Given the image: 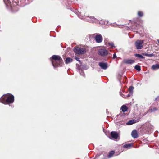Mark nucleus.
I'll return each instance as SVG.
<instances>
[{
  "instance_id": "7c9ffc66",
  "label": "nucleus",
  "mask_w": 159,
  "mask_h": 159,
  "mask_svg": "<svg viewBox=\"0 0 159 159\" xmlns=\"http://www.w3.org/2000/svg\"><path fill=\"white\" fill-rule=\"evenodd\" d=\"M132 93H129L127 95H126V97H128L132 95Z\"/></svg>"
},
{
  "instance_id": "a878e982",
  "label": "nucleus",
  "mask_w": 159,
  "mask_h": 159,
  "mask_svg": "<svg viewBox=\"0 0 159 159\" xmlns=\"http://www.w3.org/2000/svg\"><path fill=\"white\" fill-rule=\"evenodd\" d=\"M134 89V87L132 86H130L129 89V90L130 93H132Z\"/></svg>"
},
{
  "instance_id": "ddd939ff",
  "label": "nucleus",
  "mask_w": 159,
  "mask_h": 159,
  "mask_svg": "<svg viewBox=\"0 0 159 159\" xmlns=\"http://www.w3.org/2000/svg\"><path fill=\"white\" fill-rule=\"evenodd\" d=\"M135 62V61L132 59L126 60L125 61V63L127 64H131L134 63Z\"/></svg>"
},
{
  "instance_id": "cd10ccee",
  "label": "nucleus",
  "mask_w": 159,
  "mask_h": 159,
  "mask_svg": "<svg viewBox=\"0 0 159 159\" xmlns=\"http://www.w3.org/2000/svg\"><path fill=\"white\" fill-rule=\"evenodd\" d=\"M120 95L123 98H125L126 97V95H125L124 94H123L122 93L120 92Z\"/></svg>"
},
{
  "instance_id": "1a4fd4ad",
  "label": "nucleus",
  "mask_w": 159,
  "mask_h": 159,
  "mask_svg": "<svg viewBox=\"0 0 159 159\" xmlns=\"http://www.w3.org/2000/svg\"><path fill=\"white\" fill-rule=\"evenodd\" d=\"M131 136L134 138H136L138 137V134L136 130H134L132 131Z\"/></svg>"
},
{
  "instance_id": "f03ea898",
  "label": "nucleus",
  "mask_w": 159,
  "mask_h": 159,
  "mask_svg": "<svg viewBox=\"0 0 159 159\" xmlns=\"http://www.w3.org/2000/svg\"><path fill=\"white\" fill-rule=\"evenodd\" d=\"M14 100V96L13 95L7 94L1 98L0 102L4 104L6 102L8 103H12L13 102Z\"/></svg>"
},
{
  "instance_id": "bb28decb",
  "label": "nucleus",
  "mask_w": 159,
  "mask_h": 159,
  "mask_svg": "<svg viewBox=\"0 0 159 159\" xmlns=\"http://www.w3.org/2000/svg\"><path fill=\"white\" fill-rule=\"evenodd\" d=\"M143 54L145 56H148V57H152V56H153V55L152 54H148L146 53H144Z\"/></svg>"
},
{
  "instance_id": "f704fd0d",
  "label": "nucleus",
  "mask_w": 159,
  "mask_h": 159,
  "mask_svg": "<svg viewBox=\"0 0 159 159\" xmlns=\"http://www.w3.org/2000/svg\"><path fill=\"white\" fill-rule=\"evenodd\" d=\"M157 41L159 42V40H158Z\"/></svg>"
},
{
  "instance_id": "39448f33",
  "label": "nucleus",
  "mask_w": 159,
  "mask_h": 159,
  "mask_svg": "<svg viewBox=\"0 0 159 159\" xmlns=\"http://www.w3.org/2000/svg\"><path fill=\"white\" fill-rule=\"evenodd\" d=\"M99 54L102 56H106L108 53V51L105 49H101L98 50Z\"/></svg>"
},
{
  "instance_id": "0eeeda50",
  "label": "nucleus",
  "mask_w": 159,
  "mask_h": 159,
  "mask_svg": "<svg viewBox=\"0 0 159 159\" xmlns=\"http://www.w3.org/2000/svg\"><path fill=\"white\" fill-rule=\"evenodd\" d=\"M95 39L96 42L97 43H101L103 40L102 37L100 34L96 35Z\"/></svg>"
},
{
  "instance_id": "6ab92c4d",
  "label": "nucleus",
  "mask_w": 159,
  "mask_h": 159,
  "mask_svg": "<svg viewBox=\"0 0 159 159\" xmlns=\"http://www.w3.org/2000/svg\"><path fill=\"white\" fill-rule=\"evenodd\" d=\"M72 61V59L70 58H66L65 61L66 63V64H68L70 62H71Z\"/></svg>"
},
{
  "instance_id": "f8f14e48",
  "label": "nucleus",
  "mask_w": 159,
  "mask_h": 159,
  "mask_svg": "<svg viewBox=\"0 0 159 159\" xmlns=\"http://www.w3.org/2000/svg\"><path fill=\"white\" fill-rule=\"evenodd\" d=\"M3 1L7 6H10L11 7H12V6L11 4V2L10 0H3Z\"/></svg>"
},
{
  "instance_id": "c756f323",
  "label": "nucleus",
  "mask_w": 159,
  "mask_h": 159,
  "mask_svg": "<svg viewBox=\"0 0 159 159\" xmlns=\"http://www.w3.org/2000/svg\"><path fill=\"white\" fill-rule=\"evenodd\" d=\"M80 74L83 76H84L85 75V74L84 72H83L82 70H81L80 72Z\"/></svg>"
},
{
  "instance_id": "2eb2a0df",
  "label": "nucleus",
  "mask_w": 159,
  "mask_h": 159,
  "mask_svg": "<svg viewBox=\"0 0 159 159\" xmlns=\"http://www.w3.org/2000/svg\"><path fill=\"white\" fill-rule=\"evenodd\" d=\"M106 45L108 47H109L110 48H112L113 47H115L114 43L112 42H109L107 43Z\"/></svg>"
},
{
  "instance_id": "aec40b11",
  "label": "nucleus",
  "mask_w": 159,
  "mask_h": 159,
  "mask_svg": "<svg viewBox=\"0 0 159 159\" xmlns=\"http://www.w3.org/2000/svg\"><path fill=\"white\" fill-rule=\"evenodd\" d=\"M132 145V144H125L123 145V147L125 148H129Z\"/></svg>"
},
{
  "instance_id": "f3484780",
  "label": "nucleus",
  "mask_w": 159,
  "mask_h": 159,
  "mask_svg": "<svg viewBox=\"0 0 159 159\" xmlns=\"http://www.w3.org/2000/svg\"><path fill=\"white\" fill-rule=\"evenodd\" d=\"M121 109L122 110V111L125 112L127 110L128 108L126 106L123 105L121 107Z\"/></svg>"
},
{
  "instance_id": "412c9836",
  "label": "nucleus",
  "mask_w": 159,
  "mask_h": 159,
  "mask_svg": "<svg viewBox=\"0 0 159 159\" xmlns=\"http://www.w3.org/2000/svg\"><path fill=\"white\" fill-rule=\"evenodd\" d=\"M114 153H115V152L113 151H112L111 152H110L109 153V154L108 155V158H111V157L113 155H114Z\"/></svg>"
},
{
  "instance_id": "393cba45",
  "label": "nucleus",
  "mask_w": 159,
  "mask_h": 159,
  "mask_svg": "<svg viewBox=\"0 0 159 159\" xmlns=\"http://www.w3.org/2000/svg\"><path fill=\"white\" fill-rule=\"evenodd\" d=\"M138 14L139 16L142 17L143 16V13L142 12L139 11L138 12Z\"/></svg>"
},
{
  "instance_id": "423d86ee",
  "label": "nucleus",
  "mask_w": 159,
  "mask_h": 159,
  "mask_svg": "<svg viewBox=\"0 0 159 159\" xmlns=\"http://www.w3.org/2000/svg\"><path fill=\"white\" fill-rule=\"evenodd\" d=\"M111 136L112 139H113L114 140L117 139H119V136L116 132L112 131L111 133Z\"/></svg>"
},
{
  "instance_id": "b1692460",
  "label": "nucleus",
  "mask_w": 159,
  "mask_h": 159,
  "mask_svg": "<svg viewBox=\"0 0 159 159\" xmlns=\"http://www.w3.org/2000/svg\"><path fill=\"white\" fill-rule=\"evenodd\" d=\"M135 56L140 58L143 59L144 58L140 54H135Z\"/></svg>"
},
{
  "instance_id": "9b49d317",
  "label": "nucleus",
  "mask_w": 159,
  "mask_h": 159,
  "mask_svg": "<svg viewBox=\"0 0 159 159\" xmlns=\"http://www.w3.org/2000/svg\"><path fill=\"white\" fill-rule=\"evenodd\" d=\"M88 18L90 19L89 20V22H97V19L96 18H95L94 17L88 16Z\"/></svg>"
},
{
  "instance_id": "5701e85b",
  "label": "nucleus",
  "mask_w": 159,
  "mask_h": 159,
  "mask_svg": "<svg viewBox=\"0 0 159 159\" xmlns=\"http://www.w3.org/2000/svg\"><path fill=\"white\" fill-rule=\"evenodd\" d=\"M134 68L139 71H140L141 70L140 66L138 65H136L134 67Z\"/></svg>"
},
{
  "instance_id": "72a5a7b5",
  "label": "nucleus",
  "mask_w": 159,
  "mask_h": 159,
  "mask_svg": "<svg viewBox=\"0 0 159 159\" xmlns=\"http://www.w3.org/2000/svg\"><path fill=\"white\" fill-rule=\"evenodd\" d=\"M75 59L76 60L79 61V62H80V58L78 57H76Z\"/></svg>"
},
{
  "instance_id": "6e6552de",
  "label": "nucleus",
  "mask_w": 159,
  "mask_h": 159,
  "mask_svg": "<svg viewBox=\"0 0 159 159\" xmlns=\"http://www.w3.org/2000/svg\"><path fill=\"white\" fill-rule=\"evenodd\" d=\"M99 65L102 69L104 70L106 69L108 67V66L106 63L103 62H99Z\"/></svg>"
},
{
  "instance_id": "2f4dec72",
  "label": "nucleus",
  "mask_w": 159,
  "mask_h": 159,
  "mask_svg": "<svg viewBox=\"0 0 159 159\" xmlns=\"http://www.w3.org/2000/svg\"><path fill=\"white\" fill-rule=\"evenodd\" d=\"M116 54L115 53H114L113 54V59H115V58H116Z\"/></svg>"
},
{
  "instance_id": "9d476101",
  "label": "nucleus",
  "mask_w": 159,
  "mask_h": 159,
  "mask_svg": "<svg viewBox=\"0 0 159 159\" xmlns=\"http://www.w3.org/2000/svg\"><path fill=\"white\" fill-rule=\"evenodd\" d=\"M81 12L80 14H79L78 16L81 19H85V20L88 22H89V20H90V19L88 18V16H83L81 14Z\"/></svg>"
},
{
  "instance_id": "20e7f679",
  "label": "nucleus",
  "mask_w": 159,
  "mask_h": 159,
  "mask_svg": "<svg viewBox=\"0 0 159 159\" xmlns=\"http://www.w3.org/2000/svg\"><path fill=\"white\" fill-rule=\"evenodd\" d=\"M143 45V40H137L135 43V45L137 49H141Z\"/></svg>"
},
{
  "instance_id": "dca6fc26",
  "label": "nucleus",
  "mask_w": 159,
  "mask_h": 159,
  "mask_svg": "<svg viewBox=\"0 0 159 159\" xmlns=\"http://www.w3.org/2000/svg\"><path fill=\"white\" fill-rule=\"evenodd\" d=\"M152 68L154 70L159 69V64H157L153 65L152 66Z\"/></svg>"
},
{
  "instance_id": "473e14b6",
  "label": "nucleus",
  "mask_w": 159,
  "mask_h": 159,
  "mask_svg": "<svg viewBox=\"0 0 159 159\" xmlns=\"http://www.w3.org/2000/svg\"><path fill=\"white\" fill-rule=\"evenodd\" d=\"M159 99V96L155 98V101H157Z\"/></svg>"
},
{
  "instance_id": "7ed1b4c3",
  "label": "nucleus",
  "mask_w": 159,
  "mask_h": 159,
  "mask_svg": "<svg viewBox=\"0 0 159 159\" xmlns=\"http://www.w3.org/2000/svg\"><path fill=\"white\" fill-rule=\"evenodd\" d=\"M74 52L78 54H83L86 52V49L85 48H80L77 47L74 48Z\"/></svg>"
},
{
  "instance_id": "4be33fe9",
  "label": "nucleus",
  "mask_w": 159,
  "mask_h": 159,
  "mask_svg": "<svg viewBox=\"0 0 159 159\" xmlns=\"http://www.w3.org/2000/svg\"><path fill=\"white\" fill-rule=\"evenodd\" d=\"M147 128L149 129V130H148V131H150L152 130L153 128V126L150 124L148 125L147 126Z\"/></svg>"
},
{
  "instance_id": "c85d7f7f",
  "label": "nucleus",
  "mask_w": 159,
  "mask_h": 159,
  "mask_svg": "<svg viewBox=\"0 0 159 159\" xmlns=\"http://www.w3.org/2000/svg\"><path fill=\"white\" fill-rule=\"evenodd\" d=\"M120 95L123 98H125L126 97V95H125L124 94H123L122 93L120 92Z\"/></svg>"
},
{
  "instance_id": "a211bd4d",
  "label": "nucleus",
  "mask_w": 159,
  "mask_h": 159,
  "mask_svg": "<svg viewBox=\"0 0 159 159\" xmlns=\"http://www.w3.org/2000/svg\"><path fill=\"white\" fill-rule=\"evenodd\" d=\"M157 110V109L156 107H151L148 110L149 112H153Z\"/></svg>"
},
{
  "instance_id": "f257e3e1",
  "label": "nucleus",
  "mask_w": 159,
  "mask_h": 159,
  "mask_svg": "<svg viewBox=\"0 0 159 159\" xmlns=\"http://www.w3.org/2000/svg\"><path fill=\"white\" fill-rule=\"evenodd\" d=\"M53 67L55 68L60 66L63 62L61 57L58 55H54L50 58Z\"/></svg>"
},
{
  "instance_id": "4468645a",
  "label": "nucleus",
  "mask_w": 159,
  "mask_h": 159,
  "mask_svg": "<svg viewBox=\"0 0 159 159\" xmlns=\"http://www.w3.org/2000/svg\"><path fill=\"white\" fill-rule=\"evenodd\" d=\"M136 122V120H132L129 121L128 122L126 123L127 125H130L133 124Z\"/></svg>"
}]
</instances>
